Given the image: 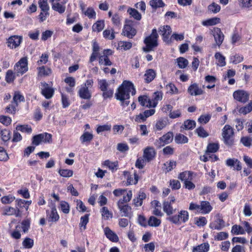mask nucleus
I'll return each mask as SVG.
<instances>
[{"label":"nucleus","mask_w":252,"mask_h":252,"mask_svg":"<svg viewBox=\"0 0 252 252\" xmlns=\"http://www.w3.org/2000/svg\"><path fill=\"white\" fill-rule=\"evenodd\" d=\"M130 93L132 95L136 93V90L132 82L125 80L118 89L115 95L116 99L121 101V105L124 107L128 105Z\"/></svg>","instance_id":"1"},{"label":"nucleus","mask_w":252,"mask_h":252,"mask_svg":"<svg viewBox=\"0 0 252 252\" xmlns=\"http://www.w3.org/2000/svg\"><path fill=\"white\" fill-rule=\"evenodd\" d=\"M158 35L157 29H153L151 34L147 36L144 40V43L146 46L143 48V51L145 52L154 51L158 45Z\"/></svg>","instance_id":"2"},{"label":"nucleus","mask_w":252,"mask_h":252,"mask_svg":"<svg viewBox=\"0 0 252 252\" xmlns=\"http://www.w3.org/2000/svg\"><path fill=\"white\" fill-rule=\"evenodd\" d=\"M94 85L93 79H88L85 83L82 84L78 90V94L82 99L89 100L92 97V92L89 90Z\"/></svg>","instance_id":"3"},{"label":"nucleus","mask_w":252,"mask_h":252,"mask_svg":"<svg viewBox=\"0 0 252 252\" xmlns=\"http://www.w3.org/2000/svg\"><path fill=\"white\" fill-rule=\"evenodd\" d=\"M28 70V61L27 57L22 58L14 66V71L17 76L22 75Z\"/></svg>","instance_id":"4"},{"label":"nucleus","mask_w":252,"mask_h":252,"mask_svg":"<svg viewBox=\"0 0 252 252\" xmlns=\"http://www.w3.org/2000/svg\"><path fill=\"white\" fill-rule=\"evenodd\" d=\"M189 219V214L187 211L182 210L178 215H174L170 217L168 220L171 222L175 224H180L182 222H187Z\"/></svg>","instance_id":"5"},{"label":"nucleus","mask_w":252,"mask_h":252,"mask_svg":"<svg viewBox=\"0 0 252 252\" xmlns=\"http://www.w3.org/2000/svg\"><path fill=\"white\" fill-rule=\"evenodd\" d=\"M52 135L50 133L44 132L34 136L32 137V144L38 146L41 143H49L52 142Z\"/></svg>","instance_id":"6"},{"label":"nucleus","mask_w":252,"mask_h":252,"mask_svg":"<svg viewBox=\"0 0 252 252\" xmlns=\"http://www.w3.org/2000/svg\"><path fill=\"white\" fill-rule=\"evenodd\" d=\"M233 130L229 125H225L222 129V136L224 143L229 146L233 144Z\"/></svg>","instance_id":"7"},{"label":"nucleus","mask_w":252,"mask_h":252,"mask_svg":"<svg viewBox=\"0 0 252 252\" xmlns=\"http://www.w3.org/2000/svg\"><path fill=\"white\" fill-rule=\"evenodd\" d=\"M250 93L244 90H238L233 93V98L237 101L242 103H246L249 99Z\"/></svg>","instance_id":"8"},{"label":"nucleus","mask_w":252,"mask_h":252,"mask_svg":"<svg viewBox=\"0 0 252 252\" xmlns=\"http://www.w3.org/2000/svg\"><path fill=\"white\" fill-rule=\"evenodd\" d=\"M40 89L41 94L46 99L51 98L54 94V89L45 82L40 83Z\"/></svg>","instance_id":"9"},{"label":"nucleus","mask_w":252,"mask_h":252,"mask_svg":"<svg viewBox=\"0 0 252 252\" xmlns=\"http://www.w3.org/2000/svg\"><path fill=\"white\" fill-rule=\"evenodd\" d=\"M158 32L162 35L164 42L167 44L171 43L170 35L171 33L172 30L170 26L168 25L160 26L158 28Z\"/></svg>","instance_id":"10"},{"label":"nucleus","mask_w":252,"mask_h":252,"mask_svg":"<svg viewBox=\"0 0 252 252\" xmlns=\"http://www.w3.org/2000/svg\"><path fill=\"white\" fill-rule=\"evenodd\" d=\"M173 139V134L171 132H168L162 136L157 140L155 143V145L158 148L164 146L166 144L170 143Z\"/></svg>","instance_id":"11"},{"label":"nucleus","mask_w":252,"mask_h":252,"mask_svg":"<svg viewBox=\"0 0 252 252\" xmlns=\"http://www.w3.org/2000/svg\"><path fill=\"white\" fill-rule=\"evenodd\" d=\"M131 24V21L126 20L122 32V34L129 38H132L136 33V31L132 27Z\"/></svg>","instance_id":"12"},{"label":"nucleus","mask_w":252,"mask_h":252,"mask_svg":"<svg viewBox=\"0 0 252 252\" xmlns=\"http://www.w3.org/2000/svg\"><path fill=\"white\" fill-rule=\"evenodd\" d=\"M23 40V37L19 35H12L7 40V46L10 49H15L20 46Z\"/></svg>","instance_id":"13"},{"label":"nucleus","mask_w":252,"mask_h":252,"mask_svg":"<svg viewBox=\"0 0 252 252\" xmlns=\"http://www.w3.org/2000/svg\"><path fill=\"white\" fill-rule=\"evenodd\" d=\"M175 201V198L174 196H170L168 198L167 201H165L163 203V211L169 216L172 215L174 212L173 208L172 206V204Z\"/></svg>","instance_id":"14"},{"label":"nucleus","mask_w":252,"mask_h":252,"mask_svg":"<svg viewBox=\"0 0 252 252\" xmlns=\"http://www.w3.org/2000/svg\"><path fill=\"white\" fill-rule=\"evenodd\" d=\"M156 152L154 148L147 147L143 151V158L149 162L152 160L155 157Z\"/></svg>","instance_id":"15"},{"label":"nucleus","mask_w":252,"mask_h":252,"mask_svg":"<svg viewBox=\"0 0 252 252\" xmlns=\"http://www.w3.org/2000/svg\"><path fill=\"white\" fill-rule=\"evenodd\" d=\"M123 173L125 177L126 178L127 185H135L137 183L138 175L136 173H134L133 175H131L129 172L126 171H124Z\"/></svg>","instance_id":"16"},{"label":"nucleus","mask_w":252,"mask_h":252,"mask_svg":"<svg viewBox=\"0 0 252 252\" xmlns=\"http://www.w3.org/2000/svg\"><path fill=\"white\" fill-rule=\"evenodd\" d=\"M209 226L212 229L221 230L224 226V221L220 217H217Z\"/></svg>","instance_id":"17"},{"label":"nucleus","mask_w":252,"mask_h":252,"mask_svg":"<svg viewBox=\"0 0 252 252\" xmlns=\"http://www.w3.org/2000/svg\"><path fill=\"white\" fill-rule=\"evenodd\" d=\"M188 93L191 95H199L204 94V91L196 83L191 84L188 89Z\"/></svg>","instance_id":"18"},{"label":"nucleus","mask_w":252,"mask_h":252,"mask_svg":"<svg viewBox=\"0 0 252 252\" xmlns=\"http://www.w3.org/2000/svg\"><path fill=\"white\" fill-rule=\"evenodd\" d=\"M46 214L49 221L56 222L58 221L60 218L59 215L55 206L52 207L51 211L47 210Z\"/></svg>","instance_id":"19"},{"label":"nucleus","mask_w":252,"mask_h":252,"mask_svg":"<svg viewBox=\"0 0 252 252\" xmlns=\"http://www.w3.org/2000/svg\"><path fill=\"white\" fill-rule=\"evenodd\" d=\"M213 36L214 37L216 45L220 47L224 40V35L220 29L219 28L215 29L213 33Z\"/></svg>","instance_id":"20"},{"label":"nucleus","mask_w":252,"mask_h":252,"mask_svg":"<svg viewBox=\"0 0 252 252\" xmlns=\"http://www.w3.org/2000/svg\"><path fill=\"white\" fill-rule=\"evenodd\" d=\"M111 51L110 50H105L103 51V55L99 57V64H103L104 65H111V62L109 59L107 55L111 54Z\"/></svg>","instance_id":"21"},{"label":"nucleus","mask_w":252,"mask_h":252,"mask_svg":"<svg viewBox=\"0 0 252 252\" xmlns=\"http://www.w3.org/2000/svg\"><path fill=\"white\" fill-rule=\"evenodd\" d=\"M38 77H45L52 73V70L47 66L42 65L37 67Z\"/></svg>","instance_id":"22"},{"label":"nucleus","mask_w":252,"mask_h":252,"mask_svg":"<svg viewBox=\"0 0 252 252\" xmlns=\"http://www.w3.org/2000/svg\"><path fill=\"white\" fill-rule=\"evenodd\" d=\"M104 232L107 238L110 241L113 242H117L119 241V237L117 235L108 227L104 228Z\"/></svg>","instance_id":"23"},{"label":"nucleus","mask_w":252,"mask_h":252,"mask_svg":"<svg viewBox=\"0 0 252 252\" xmlns=\"http://www.w3.org/2000/svg\"><path fill=\"white\" fill-rule=\"evenodd\" d=\"M156 72L153 69H149L146 70L144 75L145 82L149 83L151 82L156 77Z\"/></svg>","instance_id":"24"},{"label":"nucleus","mask_w":252,"mask_h":252,"mask_svg":"<svg viewBox=\"0 0 252 252\" xmlns=\"http://www.w3.org/2000/svg\"><path fill=\"white\" fill-rule=\"evenodd\" d=\"M200 213L202 214H207L209 213L213 209L210 203L206 201H202L200 202Z\"/></svg>","instance_id":"25"},{"label":"nucleus","mask_w":252,"mask_h":252,"mask_svg":"<svg viewBox=\"0 0 252 252\" xmlns=\"http://www.w3.org/2000/svg\"><path fill=\"white\" fill-rule=\"evenodd\" d=\"M226 165L228 166L233 167L234 169L238 171L242 168L240 162L235 158H229L226 160Z\"/></svg>","instance_id":"26"},{"label":"nucleus","mask_w":252,"mask_h":252,"mask_svg":"<svg viewBox=\"0 0 252 252\" xmlns=\"http://www.w3.org/2000/svg\"><path fill=\"white\" fill-rule=\"evenodd\" d=\"M118 207L120 209L123 216L128 217L131 210V207L127 204H122L121 201L118 202Z\"/></svg>","instance_id":"27"},{"label":"nucleus","mask_w":252,"mask_h":252,"mask_svg":"<svg viewBox=\"0 0 252 252\" xmlns=\"http://www.w3.org/2000/svg\"><path fill=\"white\" fill-rule=\"evenodd\" d=\"M94 136L93 134L85 131L83 133V134L80 136V140L82 144H89L93 139Z\"/></svg>","instance_id":"28"},{"label":"nucleus","mask_w":252,"mask_h":252,"mask_svg":"<svg viewBox=\"0 0 252 252\" xmlns=\"http://www.w3.org/2000/svg\"><path fill=\"white\" fill-rule=\"evenodd\" d=\"M163 93L161 92L157 91L153 95V99H151L153 107H155L158 104V102L162 99Z\"/></svg>","instance_id":"29"},{"label":"nucleus","mask_w":252,"mask_h":252,"mask_svg":"<svg viewBox=\"0 0 252 252\" xmlns=\"http://www.w3.org/2000/svg\"><path fill=\"white\" fill-rule=\"evenodd\" d=\"M209 244L208 243H204L194 247L192 252H207L209 251Z\"/></svg>","instance_id":"30"},{"label":"nucleus","mask_w":252,"mask_h":252,"mask_svg":"<svg viewBox=\"0 0 252 252\" xmlns=\"http://www.w3.org/2000/svg\"><path fill=\"white\" fill-rule=\"evenodd\" d=\"M237 4L241 9L252 8V0H237Z\"/></svg>","instance_id":"31"},{"label":"nucleus","mask_w":252,"mask_h":252,"mask_svg":"<svg viewBox=\"0 0 252 252\" xmlns=\"http://www.w3.org/2000/svg\"><path fill=\"white\" fill-rule=\"evenodd\" d=\"M146 197V194L143 191H139L138 196L133 200L134 205L136 207L140 206L142 204L143 200Z\"/></svg>","instance_id":"32"},{"label":"nucleus","mask_w":252,"mask_h":252,"mask_svg":"<svg viewBox=\"0 0 252 252\" xmlns=\"http://www.w3.org/2000/svg\"><path fill=\"white\" fill-rule=\"evenodd\" d=\"M138 101L140 104L143 106L149 108L153 107L151 100L146 95L139 96Z\"/></svg>","instance_id":"33"},{"label":"nucleus","mask_w":252,"mask_h":252,"mask_svg":"<svg viewBox=\"0 0 252 252\" xmlns=\"http://www.w3.org/2000/svg\"><path fill=\"white\" fill-rule=\"evenodd\" d=\"M192 172L186 171L180 173V174L178 176V178L181 181H184V183H185L187 181L192 180Z\"/></svg>","instance_id":"34"},{"label":"nucleus","mask_w":252,"mask_h":252,"mask_svg":"<svg viewBox=\"0 0 252 252\" xmlns=\"http://www.w3.org/2000/svg\"><path fill=\"white\" fill-rule=\"evenodd\" d=\"M215 58L217 61V64L222 67L226 65L225 58L220 52H217L215 55Z\"/></svg>","instance_id":"35"},{"label":"nucleus","mask_w":252,"mask_h":252,"mask_svg":"<svg viewBox=\"0 0 252 252\" xmlns=\"http://www.w3.org/2000/svg\"><path fill=\"white\" fill-rule=\"evenodd\" d=\"M105 23L103 20L97 21L94 23L92 26V30L93 32H100L104 28Z\"/></svg>","instance_id":"36"},{"label":"nucleus","mask_w":252,"mask_h":252,"mask_svg":"<svg viewBox=\"0 0 252 252\" xmlns=\"http://www.w3.org/2000/svg\"><path fill=\"white\" fill-rule=\"evenodd\" d=\"M127 12L129 14L131 17L134 19L140 21L142 18L141 14L135 8L129 7Z\"/></svg>","instance_id":"37"},{"label":"nucleus","mask_w":252,"mask_h":252,"mask_svg":"<svg viewBox=\"0 0 252 252\" xmlns=\"http://www.w3.org/2000/svg\"><path fill=\"white\" fill-rule=\"evenodd\" d=\"M219 149V144L217 143H212L208 144L206 154L209 155V153H214L217 152Z\"/></svg>","instance_id":"38"},{"label":"nucleus","mask_w":252,"mask_h":252,"mask_svg":"<svg viewBox=\"0 0 252 252\" xmlns=\"http://www.w3.org/2000/svg\"><path fill=\"white\" fill-rule=\"evenodd\" d=\"M62 4L59 2L52 3V8L55 11L58 12L60 14H62L64 12L65 10V6L64 4Z\"/></svg>","instance_id":"39"},{"label":"nucleus","mask_w":252,"mask_h":252,"mask_svg":"<svg viewBox=\"0 0 252 252\" xmlns=\"http://www.w3.org/2000/svg\"><path fill=\"white\" fill-rule=\"evenodd\" d=\"M231 232L234 235H243L245 234V231L243 227L237 224L232 226Z\"/></svg>","instance_id":"40"},{"label":"nucleus","mask_w":252,"mask_h":252,"mask_svg":"<svg viewBox=\"0 0 252 252\" xmlns=\"http://www.w3.org/2000/svg\"><path fill=\"white\" fill-rule=\"evenodd\" d=\"M104 165L107 167L112 172H114L118 169V162L117 161L112 162L109 160H106L104 162Z\"/></svg>","instance_id":"41"},{"label":"nucleus","mask_w":252,"mask_h":252,"mask_svg":"<svg viewBox=\"0 0 252 252\" xmlns=\"http://www.w3.org/2000/svg\"><path fill=\"white\" fill-rule=\"evenodd\" d=\"M161 224V220L154 216H151L148 221V224L152 227H158Z\"/></svg>","instance_id":"42"},{"label":"nucleus","mask_w":252,"mask_h":252,"mask_svg":"<svg viewBox=\"0 0 252 252\" xmlns=\"http://www.w3.org/2000/svg\"><path fill=\"white\" fill-rule=\"evenodd\" d=\"M188 138L184 135L178 133L175 137V141L177 144H185L188 142Z\"/></svg>","instance_id":"43"},{"label":"nucleus","mask_w":252,"mask_h":252,"mask_svg":"<svg viewBox=\"0 0 252 252\" xmlns=\"http://www.w3.org/2000/svg\"><path fill=\"white\" fill-rule=\"evenodd\" d=\"M252 111V100H251L249 103L245 106L241 107L239 109L238 111L240 114L246 115Z\"/></svg>","instance_id":"44"},{"label":"nucleus","mask_w":252,"mask_h":252,"mask_svg":"<svg viewBox=\"0 0 252 252\" xmlns=\"http://www.w3.org/2000/svg\"><path fill=\"white\" fill-rule=\"evenodd\" d=\"M220 22V19L214 17L202 22V24L204 26H214Z\"/></svg>","instance_id":"45"},{"label":"nucleus","mask_w":252,"mask_h":252,"mask_svg":"<svg viewBox=\"0 0 252 252\" xmlns=\"http://www.w3.org/2000/svg\"><path fill=\"white\" fill-rule=\"evenodd\" d=\"M176 62L179 68L181 69L186 68L189 64L188 61L183 57H179L177 58L176 59Z\"/></svg>","instance_id":"46"},{"label":"nucleus","mask_w":252,"mask_h":252,"mask_svg":"<svg viewBox=\"0 0 252 252\" xmlns=\"http://www.w3.org/2000/svg\"><path fill=\"white\" fill-rule=\"evenodd\" d=\"M13 102L18 106L19 102H23L25 101L24 96L19 91L15 92L13 98Z\"/></svg>","instance_id":"47"},{"label":"nucleus","mask_w":252,"mask_h":252,"mask_svg":"<svg viewBox=\"0 0 252 252\" xmlns=\"http://www.w3.org/2000/svg\"><path fill=\"white\" fill-rule=\"evenodd\" d=\"M17 131H20L22 132H26L27 133H31L32 132V128L31 126L28 125H17L16 127Z\"/></svg>","instance_id":"48"},{"label":"nucleus","mask_w":252,"mask_h":252,"mask_svg":"<svg viewBox=\"0 0 252 252\" xmlns=\"http://www.w3.org/2000/svg\"><path fill=\"white\" fill-rule=\"evenodd\" d=\"M100 212L102 217L106 220H108L113 217L112 213L106 207H103L100 210Z\"/></svg>","instance_id":"49"},{"label":"nucleus","mask_w":252,"mask_h":252,"mask_svg":"<svg viewBox=\"0 0 252 252\" xmlns=\"http://www.w3.org/2000/svg\"><path fill=\"white\" fill-rule=\"evenodd\" d=\"M165 88L168 93L172 94H178V89L175 85L172 83H169L167 84Z\"/></svg>","instance_id":"50"},{"label":"nucleus","mask_w":252,"mask_h":252,"mask_svg":"<svg viewBox=\"0 0 252 252\" xmlns=\"http://www.w3.org/2000/svg\"><path fill=\"white\" fill-rule=\"evenodd\" d=\"M38 4L41 11H49L50 7L48 0H38Z\"/></svg>","instance_id":"51"},{"label":"nucleus","mask_w":252,"mask_h":252,"mask_svg":"<svg viewBox=\"0 0 252 252\" xmlns=\"http://www.w3.org/2000/svg\"><path fill=\"white\" fill-rule=\"evenodd\" d=\"M195 132L201 138H206L209 136V133L202 126H199L195 130Z\"/></svg>","instance_id":"52"},{"label":"nucleus","mask_w":252,"mask_h":252,"mask_svg":"<svg viewBox=\"0 0 252 252\" xmlns=\"http://www.w3.org/2000/svg\"><path fill=\"white\" fill-rule=\"evenodd\" d=\"M150 5L154 9L162 7L165 5L162 0H151L150 1Z\"/></svg>","instance_id":"53"},{"label":"nucleus","mask_w":252,"mask_h":252,"mask_svg":"<svg viewBox=\"0 0 252 252\" xmlns=\"http://www.w3.org/2000/svg\"><path fill=\"white\" fill-rule=\"evenodd\" d=\"M132 47V43L130 42L121 41L118 43V49L127 50Z\"/></svg>","instance_id":"54"},{"label":"nucleus","mask_w":252,"mask_h":252,"mask_svg":"<svg viewBox=\"0 0 252 252\" xmlns=\"http://www.w3.org/2000/svg\"><path fill=\"white\" fill-rule=\"evenodd\" d=\"M230 62L234 64H237L243 60V57L239 54L231 55L230 57Z\"/></svg>","instance_id":"55"},{"label":"nucleus","mask_w":252,"mask_h":252,"mask_svg":"<svg viewBox=\"0 0 252 252\" xmlns=\"http://www.w3.org/2000/svg\"><path fill=\"white\" fill-rule=\"evenodd\" d=\"M208 11L213 13H217L220 10V6L215 2H213L208 7Z\"/></svg>","instance_id":"56"},{"label":"nucleus","mask_w":252,"mask_h":252,"mask_svg":"<svg viewBox=\"0 0 252 252\" xmlns=\"http://www.w3.org/2000/svg\"><path fill=\"white\" fill-rule=\"evenodd\" d=\"M111 128V125L110 124H106L104 125L98 126L96 128V132L98 134L104 132L110 131Z\"/></svg>","instance_id":"57"},{"label":"nucleus","mask_w":252,"mask_h":252,"mask_svg":"<svg viewBox=\"0 0 252 252\" xmlns=\"http://www.w3.org/2000/svg\"><path fill=\"white\" fill-rule=\"evenodd\" d=\"M103 37L109 40L113 39L115 38V34L112 29H106L103 32Z\"/></svg>","instance_id":"58"},{"label":"nucleus","mask_w":252,"mask_h":252,"mask_svg":"<svg viewBox=\"0 0 252 252\" xmlns=\"http://www.w3.org/2000/svg\"><path fill=\"white\" fill-rule=\"evenodd\" d=\"M84 14L90 19H95L96 18V13L92 7H88Z\"/></svg>","instance_id":"59"},{"label":"nucleus","mask_w":252,"mask_h":252,"mask_svg":"<svg viewBox=\"0 0 252 252\" xmlns=\"http://www.w3.org/2000/svg\"><path fill=\"white\" fill-rule=\"evenodd\" d=\"M196 125V123L193 120H188L184 123V128L186 129H192L194 128Z\"/></svg>","instance_id":"60"},{"label":"nucleus","mask_w":252,"mask_h":252,"mask_svg":"<svg viewBox=\"0 0 252 252\" xmlns=\"http://www.w3.org/2000/svg\"><path fill=\"white\" fill-rule=\"evenodd\" d=\"M15 78L14 74L12 70H8L6 73L5 81L7 83H10L14 81Z\"/></svg>","instance_id":"61"},{"label":"nucleus","mask_w":252,"mask_h":252,"mask_svg":"<svg viewBox=\"0 0 252 252\" xmlns=\"http://www.w3.org/2000/svg\"><path fill=\"white\" fill-rule=\"evenodd\" d=\"M228 237V234L225 232H220L217 233L216 235L214 236L215 240L222 241L226 239Z\"/></svg>","instance_id":"62"},{"label":"nucleus","mask_w":252,"mask_h":252,"mask_svg":"<svg viewBox=\"0 0 252 252\" xmlns=\"http://www.w3.org/2000/svg\"><path fill=\"white\" fill-rule=\"evenodd\" d=\"M241 142L246 147L252 145V135L251 136H245L241 138Z\"/></svg>","instance_id":"63"},{"label":"nucleus","mask_w":252,"mask_h":252,"mask_svg":"<svg viewBox=\"0 0 252 252\" xmlns=\"http://www.w3.org/2000/svg\"><path fill=\"white\" fill-rule=\"evenodd\" d=\"M112 22L115 26L120 27L121 25L120 16L118 13L114 14L112 17Z\"/></svg>","instance_id":"64"}]
</instances>
